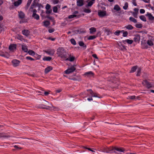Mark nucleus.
Here are the masks:
<instances>
[{
  "label": "nucleus",
  "mask_w": 154,
  "mask_h": 154,
  "mask_svg": "<svg viewBox=\"0 0 154 154\" xmlns=\"http://www.w3.org/2000/svg\"><path fill=\"white\" fill-rule=\"evenodd\" d=\"M75 70V68L73 66H71L69 68L66 70L65 73L67 74H69L73 72Z\"/></svg>",
  "instance_id": "4"
},
{
  "label": "nucleus",
  "mask_w": 154,
  "mask_h": 154,
  "mask_svg": "<svg viewBox=\"0 0 154 154\" xmlns=\"http://www.w3.org/2000/svg\"><path fill=\"white\" fill-rule=\"evenodd\" d=\"M140 19L142 20L146 21V17L143 15H141L140 17Z\"/></svg>",
  "instance_id": "35"
},
{
  "label": "nucleus",
  "mask_w": 154,
  "mask_h": 154,
  "mask_svg": "<svg viewBox=\"0 0 154 154\" xmlns=\"http://www.w3.org/2000/svg\"><path fill=\"white\" fill-rule=\"evenodd\" d=\"M116 74L114 73H111L110 74V76L112 77V79H114L116 77Z\"/></svg>",
  "instance_id": "53"
},
{
  "label": "nucleus",
  "mask_w": 154,
  "mask_h": 154,
  "mask_svg": "<svg viewBox=\"0 0 154 154\" xmlns=\"http://www.w3.org/2000/svg\"><path fill=\"white\" fill-rule=\"evenodd\" d=\"M52 69L53 68L52 67L49 66L45 69V73H47L52 70Z\"/></svg>",
  "instance_id": "19"
},
{
  "label": "nucleus",
  "mask_w": 154,
  "mask_h": 154,
  "mask_svg": "<svg viewBox=\"0 0 154 154\" xmlns=\"http://www.w3.org/2000/svg\"><path fill=\"white\" fill-rule=\"evenodd\" d=\"M70 42L73 45H75L76 44L75 40L73 38H72L70 39Z\"/></svg>",
  "instance_id": "44"
},
{
  "label": "nucleus",
  "mask_w": 154,
  "mask_h": 154,
  "mask_svg": "<svg viewBox=\"0 0 154 154\" xmlns=\"http://www.w3.org/2000/svg\"><path fill=\"white\" fill-rule=\"evenodd\" d=\"M147 43L149 46H152L153 45V42L151 40H148L147 41Z\"/></svg>",
  "instance_id": "42"
},
{
  "label": "nucleus",
  "mask_w": 154,
  "mask_h": 154,
  "mask_svg": "<svg viewBox=\"0 0 154 154\" xmlns=\"http://www.w3.org/2000/svg\"><path fill=\"white\" fill-rule=\"evenodd\" d=\"M141 71V69L140 68H139L137 71V73L136 75L137 76H139L140 75V73Z\"/></svg>",
  "instance_id": "43"
},
{
  "label": "nucleus",
  "mask_w": 154,
  "mask_h": 154,
  "mask_svg": "<svg viewBox=\"0 0 154 154\" xmlns=\"http://www.w3.org/2000/svg\"><path fill=\"white\" fill-rule=\"evenodd\" d=\"M22 49L25 52H27L28 51L27 47L26 45H23L22 46Z\"/></svg>",
  "instance_id": "28"
},
{
  "label": "nucleus",
  "mask_w": 154,
  "mask_h": 154,
  "mask_svg": "<svg viewBox=\"0 0 154 154\" xmlns=\"http://www.w3.org/2000/svg\"><path fill=\"white\" fill-rule=\"evenodd\" d=\"M10 137L9 136L4 134L2 133H0V138H1V137Z\"/></svg>",
  "instance_id": "33"
},
{
  "label": "nucleus",
  "mask_w": 154,
  "mask_h": 154,
  "mask_svg": "<svg viewBox=\"0 0 154 154\" xmlns=\"http://www.w3.org/2000/svg\"><path fill=\"white\" fill-rule=\"evenodd\" d=\"M133 1L132 3L135 6H136L137 5V4L136 2V1L135 0H132Z\"/></svg>",
  "instance_id": "62"
},
{
  "label": "nucleus",
  "mask_w": 154,
  "mask_h": 154,
  "mask_svg": "<svg viewBox=\"0 0 154 154\" xmlns=\"http://www.w3.org/2000/svg\"><path fill=\"white\" fill-rule=\"evenodd\" d=\"M94 3V2L90 1L88 3V4L86 5V7H91Z\"/></svg>",
  "instance_id": "27"
},
{
  "label": "nucleus",
  "mask_w": 154,
  "mask_h": 154,
  "mask_svg": "<svg viewBox=\"0 0 154 154\" xmlns=\"http://www.w3.org/2000/svg\"><path fill=\"white\" fill-rule=\"evenodd\" d=\"M69 79L70 80H73L74 81H80L81 80V79L80 76L78 75L75 77L72 78L71 77H70L69 78Z\"/></svg>",
  "instance_id": "11"
},
{
  "label": "nucleus",
  "mask_w": 154,
  "mask_h": 154,
  "mask_svg": "<svg viewBox=\"0 0 154 154\" xmlns=\"http://www.w3.org/2000/svg\"><path fill=\"white\" fill-rule=\"evenodd\" d=\"M77 16V15L75 14H72L70 15H69L68 17V18L69 19H71L72 18H73L74 17H75Z\"/></svg>",
  "instance_id": "51"
},
{
  "label": "nucleus",
  "mask_w": 154,
  "mask_h": 154,
  "mask_svg": "<svg viewBox=\"0 0 154 154\" xmlns=\"http://www.w3.org/2000/svg\"><path fill=\"white\" fill-rule=\"evenodd\" d=\"M79 44L80 46L82 47L85 48H86V45L84 44V43L83 42H79Z\"/></svg>",
  "instance_id": "26"
},
{
  "label": "nucleus",
  "mask_w": 154,
  "mask_h": 154,
  "mask_svg": "<svg viewBox=\"0 0 154 154\" xmlns=\"http://www.w3.org/2000/svg\"><path fill=\"white\" fill-rule=\"evenodd\" d=\"M57 54L63 60H65L67 57L66 51L63 48L60 47L57 49Z\"/></svg>",
  "instance_id": "1"
},
{
  "label": "nucleus",
  "mask_w": 154,
  "mask_h": 154,
  "mask_svg": "<svg viewBox=\"0 0 154 154\" xmlns=\"http://www.w3.org/2000/svg\"><path fill=\"white\" fill-rule=\"evenodd\" d=\"M142 85L149 89L152 86V85L150 83L147 81L146 80H143L142 82Z\"/></svg>",
  "instance_id": "2"
},
{
  "label": "nucleus",
  "mask_w": 154,
  "mask_h": 154,
  "mask_svg": "<svg viewBox=\"0 0 154 154\" xmlns=\"http://www.w3.org/2000/svg\"><path fill=\"white\" fill-rule=\"evenodd\" d=\"M129 20L134 23H136L137 22L136 20L132 17L129 18Z\"/></svg>",
  "instance_id": "36"
},
{
  "label": "nucleus",
  "mask_w": 154,
  "mask_h": 154,
  "mask_svg": "<svg viewBox=\"0 0 154 154\" xmlns=\"http://www.w3.org/2000/svg\"><path fill=\"white\" fill-rule=\"evenodd\" d=\"M145 11L144 9H141L140 10V13L141 14H143L145 13Z\"/></svg>",
  "instance_id": "61"
},
{
  "label": "nucleus",
  "mask_w": 154,
  "mask_h": 154,
  "mask_svg": "<svg viewBox=\"0 0 154 154\" xmlns=\"http://www.w3.org/2000/svg\"><path fill=\"white\" fill-rule=\"evenodd\" d=\"M113 150L114 148L113 147H107L106 148H103L102 150L101 151L106 153H110L112 152V151Z\"/></svg>",
  "instance_id": "3"
},
{
  "label": "nucleus",
  "mask_w": 154,
  "mask_h": 154,
  "mask_svg": "<svg viewBox=\"0 0 154 154\" xmlns=\"http://www.w3.org/2000/svg\"><path fill=\"white\" fill-rule=\"evenodd\" d=\"M105 31L107 35H109L111 33V32L108 29H105Z\"/></svg>",
  "instance_id": "39"
},
{
  "label": "nucleus",
  "mask_w": 154,
  "mask_h": 154,
  "mask_svg": "<svg viewBox=\"0 0 154 154\" xmlns=\"http://www.w3.org/2000/svg\"><path fill=\"white\" fill-rule=\"evenodd\" d=\"M26 58L27 60H29L31 61L34 60V59L33 58H32L30 57H26Z\"/></svg>",
  "instance_id": "57"
},
{
  "label": "nucleus",
  "mask_w": 154,
  "mask_h": 154,
  "mask_svg": "<svg viewBox=\"0 0 154 154\" xmlns=\"http://www.w3.org/2000/svg\"><path fill=\"white\" fill-rule=\"evenodd\" d=\"M113 10L116 11H119L121 10V8L118 5H116L114 6Z\"/></svg>",
  "instance_id": "23"
},
{
  "label": "nucleus",
  "mask_w": 154,
  "mask_h": 154,
  "mask_svg": "<svg viewBox=\"0 0 154 154\" xmlns=\"http://www.w3.org/2000/svg\"><path fill=\"white\" fill-rule=\"evenodd\" d=\"M94 73L91 71H89L85 73L84 75L87 76L91 77L94 75Z\"/></svg>",
  "instance_id": "21"
},
{
  "label": "nucleus",
  "mask_w": 154,
  "mask_h": 154,
  "mask_svg": "<svg viewBox=\"0 0 154 154\" xmlns=\"http://www.w3.org/2000/svg\"><path fill=\"white\" fill-rule=\"evenodd\" d=\"M84 12L87 13H89L91 12V10L89 9L85 8L84 10Z\"/></svg>",
  "instance_id": "40"
},
{
  "label": "nucleus",
  "mask_w": 154,
  "mask_h": 154,
  "mask_svg": "<svg viewBox=\"0 0 154 154\" xmlns=\"http://www.w3.org/2000/svg\"><path fill=\"white\" fill-rule=\"evenodd\" d=\"M0 56L6 58H8L9 57V54L7 52L4 53L2 52H0Z\"/></svg>",
  "instance_id": "13"
},
{
  "label": "nucleus",
  "mask_w": 154,
  "mask_h": 154,
  "mask_svg": "<svg viewBox=\"0 0 154 154\" xmlns=\"http://www.w3.org/2000/svg\"><path fill=\"white\" fill-rule=\"evenodd\" d=\"M137 66H135L132 67L131 69V70L130 71V73H132L135 72L137 69Z\"/></svg>",
  "instance_id": "25"
},
{
  "label": "nucleus",
  "mask_w": 154,
  "mask_h": 154,
  "mask_svg": "<svg viewBox=\"0 0 154 154\" xmlns=\"http://www.w3.org/2000/svg\"><path fill=\"white\" fill-rule=\"evenodd\" d=\"M128 35V32L127 31H125L123 33V37H126Z\"/></svg>",
  "instance_id": "54"
},
{
  "label": "nucleus",
  "mask_w": 154,
  "mask_h": 154,
  "mask_svg": "<svg viewBox=\"0 0 154 154\" xmlns=\"http://www.w3.org/2000/svg\"><path fill=\"white\" fill-rule=\"evenodd\" d=\"M89 91H90V94L92 95V96L93 97H97L99 98H101L102 97L99 94L96 93H94L90 89L89 90Z\"/></svg>",
  "instance_id": "9"
},
{
  "label": "nucleus",
  "mask_w": 154,
  "mask_h": 154,
  "mask_svg": "<svg viewBox=\"0 0 154 154\" xmlns=\"http://www.w3.org/2000/svg\"><path fill=\"white\" fill-rule=\"evenodd\" d=\"M17 38L18 39L22 41L24 40V39L23 38V36L20 35H18Z\"/></svg>",
  "instance_id": "47"
},
{
  "label": "nucleus",
  "mask_w": 154,
  "mask_h": 154,
  "mask_svg": "<svg viewBox=\"0 0 154 154\" xmlns=\"http://www.w3.org/2000/svg\"><path fill=\"white\" fill-rule=\"evenodd\" d=\"M52 12V10L49 9V10H47L46 11V13L47 14L51 13Z\"/></svg>",
  "instance_id": "60"
},
{
  "label": "nucleus",
  "mask_w": 154,
  "mask_h": 154,
  "mask_svg": "<svg viewBox=\"0 0 154 154\" xmlns=\"http://www.w3.org/2000/svg\"><path fill=\"white\" fill-rule=\"evenodd\" d=\"M133 40H130L128 39L122 41L123 43H124L125 44V43L127 42L129 44H131L133 43Z\"/></svg>",
  "instance_id": "17"
},
{
  "label": "nucleus",
  "mask_w": 154,
  "mask_h": 154,
  "mask_svg": "<svg viewBox=\"0 0 154 154\" xmlns=\"http://www.w3.org/2000/svg\"><path fill=\"white\" fill-rule=\"evenodd\" d=\"M128 3L127 2H125L124 6L123 8L124 10H127L128 7Z\"/></svg>",
  "instance_id": "38"
},
{
  "label": "nucleus",
  "mask_w": 154,
  "mask_h": 154,
  "mask_svg": "<svg viewBox=\"0 0 154 154\" xmlns=\"http://www.w3.org/2000/svg\"><path fill=\"white\" fill-rule=\"evenodd\" d=\"M127 99L131 100L134 99H135V96H129L127 98Z\"/></svg>",
  "instance_id": "52"
},
{
  "label": "nucleus",
  "mask_w": 154,
  "mask_h": 154,
  "mask_svg": "<svg viewBox=\"0 0 154 154\" xmlns=\"http://www.w3.org/2000/svg\"><path fill=\"white\" fill-rule=\"evenodd\" d=\"M20 62L17 60H14L12 61L13 65L14 67H16L19 66Z\"/></svg>",
  "instance_id": "10"
},
{
  "label": "nucleus",
  "mask_w": 154,
  "mask_h": 154,
  "mask_svg": "<svg viewBox=\"0 0 154 154\" xmlns=\"http://www.w3.org/2000/svg\"><path fill=\"white\" fill-rule=\"evenodd\" d=\"M59 0H53L52 2L54 4H56L58 3Z\"/></svg>",
  "instance_id": "56"
},
{
  "label": "nucleus",
  "mask_w": 154,
  "mask_h": 154,
  "mask_svg": "<svg viewBox=\"0 0 154 154\" xmlns=\"http://www.w3.org/2000/svg\"><path fill=\"white\" fill-rule=\"evenodd\" d=\"M22 33L23 35L28 36L30 32L28 30L24 29L22 31Z\"/></svg>",
  "instance_id": "16"
},
{
  "label": "nucleus",
  "mask_w": 154,
  "mask_h": 154,
  "mask_svg": "<svg viewBox=\"0 0 154 154\" xmlns=\"http://www.w3.org/2000/svg\"><path fill=\"white\" fill-rule=\"evenodd\" d=\"M54 31V29H50L48 30V32L49 33H52Z\"/></svg>",
  "instance_id": "59"
},
{
  "label": "nucleus",
  "mask_w": 154,
  "mask_h": 154,
  "mask_svg": "<svg viewBox=\"0 0 154 154\" xmlns=\"http://www.w3.org/2000/svg\"><path fill=\"white\" fill-rule=\"evenodd\" d=\"M125 28H126L128 30H131L134 28L131 25H129L125 26Z\"/></svg>",
  "instance_id": "31"
},
{
  "label": "nucleus",
  "mask_w": 154,
  "mask_h": 154,
  "mask_svg": "<svg viewBox=\"0 0 154 154\" xmlns=\"http://www.w3.org/2000/svg\"><path fill=\"white\" fill-rule=\"evenodd\" d=\"M84 0H77V5L79 7L82 6L84 5Z\"/></svg>",
  "instance_id": "12"
},
{
  "label": "nucleus",
  "mask_w": 154,
  "mask_h": 154,
  "mask_svg": "<svg viewBox=\"0 0 154 154\" xmlns=\"http://www.w3.org/2000/svg\"><path fill=\"white\" fill-rule=\"evenodd\" d=\"M96 37L97 36L95 35H91L88 37V40H92L95 39Z\"/></svg>",
  "instance_id": "41"
},
{
  "label": "nucleus",
  "mask_w": 154,
  "mask_h": 154,
  "mask_svg": "<svg viewBox=\"0 0 154 154\" xmlns=\"http://www.w3.org/2000/svg\"><path fill=\"white\" fill-rule=\"evenodd\" d=\"M114 149H115L119 152H123L125 149L123 148L113 147Z\"/></svg>",
  "instance_id": "20"
},
{
  "label": "nucleus",
  "mask_w": 154,
  "mask_h": 154,
  "mask_svg": "<svg viewBox=\"0 0 154 154\" xmlns=\"http://www.w3.org/2000/svg\"><path fill=\"white\" fill-rule=\"evenodd\" d=\"M45 104H41L40 106H41L40 107L43 108V109H49L51 107L50 106H48L47 105L49 104V103L47 101H45Z\"/></svg>",
  "instance_id": "5"
},
{
  "label": "nucleus",
  "mask_w": 154,
  "mask_h": 154,
  "mask_svg": "<svg viewBox=\"0 0 154 154\" xmlns=\"http://www.w3.org/2000/svg\"><path fill=\"white\" fill-rule=\"evenodd\" d=\"M14 147L15 148H16L17 149H22V148L21 147H18L17 146V145H15L14 146Z\"/></svg>",
  "instance_id": "64"
},
{
  "label": "nucleus",
  "mask_w": 154,
  "mask_h": 154,
  "mask_svg": "<svg viewBox=\"0 0 154 154\" xmlns=\"http://www.w3.org/2000/svg\"><path fill=\"white\" fill-rule=\"evenodd\" d=\"M133 15L134 17L135 18H137V14L138 13H137V12H132Z\"/></svg>",
  "instance_id": "48"
},
{
  "label": "nucleus",
  "mask_w": 154,
  "mask_h": 154,
  "mask_svg": "<svg viewBox=\"0 0 154 154\" xmlns=\"http://www.w3.org/2000/svg\"><path fill=\"white\" fill-rule=\"evenodd\" d=\"M36 10L35 9H34L32 11V16L36 20H38L39 19V17L38 15L36 14Z\"/></svg>",
  "instance_id": "6"
},
{
  "label": "nucleus",
  "mask_w": 154,
  "mask_h": 154,
  "mask_svg": "<svg viewBox=\"0 0 154 154\" xmlns=\"http://www.w3.org/2000/svg\"><path fill=\"white\" fill-rule=\"evenodd\" d=\"M28 53L29 55H34L35 54V52L31 50H29Z\"/></svg>",
  "instance_id": "34"
},
{
  "label": "nucleus",
  "mask_w": 154,
  "mask_h": 154,
  "mask_svg": "<svg viewBox=\"0 0 154 154\" xmlns=\"http://www.w3.org/2000/svg\"><path fill=\"white\" fill-rule=\"evenodd\" d=\"M140 40V35H136L134 38V42H139Z\"/></svg>",
  "instance_id": "14"
},
{
  "label": "nucleus",
  "mask_w": 154,
  "mask_h": 154,
  "mask_svg": "<svg viewBox=\"0 0 154 154\" xmlns=\"http://www.w3.org/2000/svg\"><path fill=\"white\" fill-rule=\"evenodd\" d=\"M122 48H121V50H123V51H125L127 50L126 47L125 46L123 45H122Z\"/></svg>",
  "instance_id": "58"
},
{
  "label": "nucleus",
  "mask_w": 154,
  "mask_h": 154,
  "mask_svg": "<svg viewBox=\"0 0 154 154\" xmlns=\"http://www.w3.org/2000/svg\"><path fill=\"white\" fill-rule=\"evenodd\" d=\"M122 31H123V30L122 31H119V30H117V31H116V32H114V34L116 35H117V36H118L119 35V34H120V33L121 32H122Z\"/></svg>",
  "instance_id": "45"
},
{
  "label": "nucleus",
  "mask_w": 154,
  "mask_h": 154,
  "mask_svg": "<svg viewBox=\"0 0 154 154\" xmlns=\"http://www.w3.org/2000/svg\"><path fill=\"white\" fill-rule=\"evenodd\" d=\"M43 23L44 25L46 27L48 26L50 24V22L48 20L44 21Z\"/></svg>",
  "instance_id": "32"
},
{
  "label": "nucleus",
  "mask_w": 154,
  "mask_h": 154,
  "mask_svg": "<svg viewBox=\"0 0 154 154\" xmlns=\"http://www.w3.org/2000/svg\"><path fill=\"white\" fill-rule=\"evenodd\" d=\"M18 13L19 16L20 18L23 19L24 17L25 14L23 12L21 11H20L18 12Z\"/></svg>",
  "instance_id": "22"
},
{
  "label": "nucleus",
  "mask_w": 154,
  "mask_h": 154,
  "mask_svg": "<svg viewBox=\"0 0 154 154\" xmlns=\"http://www.w3.org/2000/svg\"><path fill=\"white\" fill-rule=\"evenodd\" d=\"M51 6L48 4H47L45 8L47 10H49L50 9Z\"/></svg>",
  "instance_id": "55"
},
{
  "label": "nucleus",
  "mask_w": 154,
  "mask_h": 154,
  "mask_svg": "<svg viewBox=\"0 0 154 154\" xmlns=\"http://www.w3.org/2000/svg\"><path fill=\"white\" fill-rule=\"evenodd\" d=\"M53 11L54 13H57V6H54L53 8Z\"/></svg>",
  "instance_id": "49"
},
{
  "label": "nucleus",
  "mask_w": 154,
  "mask_h": 154,
  "mask_svg": "<svg viewBox=\"0 0 154 154\" xmlns=\"http://www.w3.org/2000/svg\"><path fill=\"white\" fill-rule=\"evenodd\" d=\"M52 58L49 57H45L43 58L44 61H50L51 60Z\"/></svg>",
  "instance_id": "29"
},
{
  "label": "nucleus",
  "mask_w": 154,
  "mask_h": 154,
  "mask_svg": "<svg viewBox=\"0 0 154 154\" xmlns=\"http://www.w3.org/2000/svg\"><path fill=\"white\" fill-rule=\"evenodd\" d=\"M90 33L92 34L96 31V29L94 27H91L89 29Z\"/></svg>",
  "instance_id": "30"
},
{
  "label": "nucleus",
  "mask_w": 154,
  "mask_h": 154,
  "mask_svg": "<svg viewBox=\"0 0 154 154\" xmlns=\"http://www.w3.org/2000/svg\"><path fill=\"white\" fill-rule=\"evenodd\" d=\"M106 12L105 11H101L100 10L98 12V15L99 16L101 17H103L106 15Z\"/></svg>",
  "instance_id": "8"
},
{
  "label": "nucleus",
  "mask_w": 154,
  "mask_h": 154,
  "mask_svg": "<svg viewBox=\"0 0 154 154\" xmlns=\"http://www.w3.org/2000/svg\"><path fill=\"white\" fill-rule=\"evenodd\" d=\"M146 15L148 17L149 19L150 20H152L154 19V17L149 13H147V14Z\"/></svg>",
  "instance_id": "24"
},
{
  "label": "nucleus",
  "mask_w": 154,
  "mask_h": 154,
  "mask_svg": "<svg viewBox=\"0 0 154 154\" xmlns=\"http://www.w3.org/2000/svg\"><path fill=\"white\" fill-rule=\"evenodd\" d=\"M22 2V0H17L14 2V6L17 7L21 4Z\"/></svg>",
  "instance_id": "15"
},
{
  "label": "nucleus",
  "mask_w": 154,
  "mask_h": 154,
  "mask_svg": "<svg viewBox=\"0 0 154 154\" xmlns=\"http://www.w3.org/2000/svg\"><path fill=\"white\" fill-rule=\"evenodd\" d=\"M135 26L137 28H141L142 27L143 25L141 24H137Z\"/></svg>",
  "instance_id": "46"
},
{
  "label": "nucleus",
  "mask_w": 154,
  "mask_h": 154,
  "mask_svg": "<svg viewBox=\"0 0 154 154\" xmlns=\"http://www.w3.org/2000/svg\"><path fill=\"white\" fill-rule=\"evenodd\" d=\"M75 58L74 57H70V58H66L65 59L66 60H69L70 61H73L74 60Z\"/></svg>",
  "instance_id": "37"
},
{
  "label": "nucleus",
  "mask_w": 154,
  "mask_h": 154,
  "mask_svg": "<svg viewBox=\"0 0 154 154\" xmlns=\"http://www.w3.org/2000/svg\"><path fill=\"white\" fill-rule=\"evenodd\" d=\"M16 45L15 44H11L10 45L9 47V49L11 51H13L14 49H16Z\"/></svg>",
  "instance_id": "18"
},
{
  "label": "nucleus",
  "mask_w": 154,
  "mask_h": 154,
  "mask_svg": "<svg viewBox=\"0 0 154 154\" xmlns=\"http://www.w3.org/2000/svg\"><path fill=\"white\" fill-rule=\"evenodd\" d=\"M85 148L88 150H89L92 151V152H95L94 151H93V150H92L90 148H88L85 147Z\"/></svg>",
  "instance_id": "63"
},
{
  "label": "nucleus",
  "mask_w": 154,
  "mask_h": 154,
  "mask_svg": "<svg viewBox=\"0 0 154 154\" xmlns=\"http://www.w3.org/2000/svg\"><path fill=\"white\" fill-rule=\"evenodd\" d=\"M45 52L48 54L53 56L54 54L55 51L53 49H49L45 51Z\"/></svg>",
  "instance_id": "7"
},
{
  "label": "nucleus",
  "mask_w": 154,
  "mask_h": 154,
  "mask_svg": "<svg viewBox=\"0 0 154 154\" xmlns=\"http://www.w3.org/2000/svg\"><path fill=\"white\" fill-rule=\"evenodd\" d=\"M32 0H28L27 3L26 5V6L28 8L30 5Z\"/></svg>",
  "instance_id": "50"
}]
</instances>
